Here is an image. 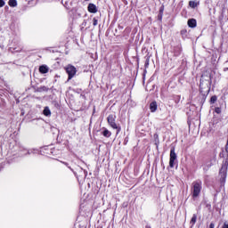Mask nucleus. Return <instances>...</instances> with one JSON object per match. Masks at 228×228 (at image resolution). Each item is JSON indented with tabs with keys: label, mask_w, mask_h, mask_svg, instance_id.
Returning a JSON list of instances; mask_svg holds the SVG:
<instances>
[{
	"label": "nucleus",
	"mask_w": 228,
	"mask_h": 228,
	"mask_svg": "<svg viewBox=\"0 0 228 228\" xmlns=\"http://www.w3.org/2000/svg\"><path fill=\"white\" fill-rule=\"evenodd\" d=\"M102 134L105 138H110V136H111V132H110V130H108L107 128H104V130L102 131Z\"/></svg>",
	"instance_id": "13"
},
{
	"label": "nucleus",
	"mask_w": 228,
	"mask_h": 228,
	"mask_svg": "<svg viewBox=\"0 0 228 228\" xmlns=\"http://www.w3.org/2000/svg\"><path fill=\"white\" fill-rule=\"evenodd\" d=\"M181 53H183V49H181V46H175L173 49L174 56H181Z\"/></svg>",
	"instance_id": "8"
},
{
	"label": "nucleus",
	"mask_w": 228,
	"mask_h": 228,
	"mask_svg": "<svg viewBox=\"0 0 228 228\" xmlns=\"http://www.w3.org/2000/svg\"><path fill=\"white\" fill-rule=\"evenodd\" d=\"M41 90H43L44 92H47V87L46 86H42Z\"/></svg>",
	"instance_id": "24"
},
{
	"label": "nucleus",
	"mask_w": 228,
	"mask_h": 228,
	"mask_svg": "<svg viewBox=\"0 0 228 228\" xmlns=\"http://www.w3.org/2000/svg\"><path fill=\"white\" fill-rule=\"evenodd\" d=\"M86 1H88V0H86Z\"/></svg>",
	"instance_id": "27"
},
{
	"label": "nucleus",
	"mask_w": 228,
	"mask_h": 228,
	"mask_svg": "<svg viewBox=\"0 0 228 228\" xmlns=\"http://www.w3.org/2000/svg\"><path fill=\"white\" fill-rule=\"evenodd\" d=\"M227 170H228V158L225 161L223 162V165L219 170L220 179L219 182L221 184H225V181L227 180Z\"/></svg>",
	"instance_id": "2"
},
{
	"label": "nucleus",
	"mask_w": 228,
	"mask_h": 228,
	"mask_svg": "<svg viewBox=\"0 0 228 228\" xmlns=\"http://www.w3.org/2000/svg\"><path fill=\"white\" fill-rule=\"evenodd\" d=\"M163 12H165V5H161L159 8L160 19H161V17H163Z\"/></svg>",
	"instance_id": "19"
},
{
	"label": "nucleus",
	"mask_w": 228,
	"mask_h": 228,
	"mask_svg": "<svg viewBox=\"0 0 228 228\" xmlns=\"http://www.w3.org/2000/svg\"><path fill=\"white\" fill-rule=\"evenodd\" d=\"M186 33V29L181 30V35H184Z\"/></svg>",
	"instance_id": "26"
},
{
	"label": "nucleus",
	"mask_w": 228,
	"mask_h": 228,
	"mask_svg": "<svg viewBox=\"0 0 228 228\" xmlns=\"http://www.w3.org/2000/svg\"><path fill=\"white\" fill-rule=\"evenodd\" d=\"M43 115H45V117H51V109H49V107H45Z\"/></svg>",
	"instance_id": "12"
},
{
	"label": "nucleus",
	"mask_w": 228,
	"mask_h": 228,
	"mask_svg": "<svg viewBox=\"0 0 228 228\" xmlns=\"http://www.w3.org/2000/svg\"><path fill=\"white\" fill-rule=\"evenodd\" d=\"M8 4L11 8H15L17 6V0H9Z\"/></svg>",
	"instance_id": "16"
},
{
	"label": "nucleus",
	"mask_w": 228,
	"mask_h": 228,
	"mask_svg": "<svg viewBox=\"0 0 228 228\" xmlns=\"http://www.w3.org/2000/svg\"><path fill=\"white\" fill-rule=\"evenodd\" d=\"M158 110V102H156V101L152 102L150 103V110L151 111V113L156 112Z\"/></svg>",
	"instance_id": "10"
},
{
	"label": "nucleus",
	"mask_w": 228,
	"mask_h": 228,
	"mask_svg": "<svg viewBox=\"0 0 228 228\" xmlns=\"http://www.w3.org/2000/svg\"><path fill=\"white\" fill-rule=\"evenodd\" d=\"M5 3L4 2V0H0V8H3V6H4Z\"/></svg>",
	"instance_id": "22"
},
{
	"label": "nucleus",
	"mask_w": 228,
	"mask_h": 228,
	"mask_svg": "<svg viewBox=\"0 0 228 228\" xmlns=\"http://www.w3.org/2000/svg\"><path fill=\"white\" fill-rule=\"evenodd\" d=\"M187 25L189 26V28H197V20L195 19H189L187 21Z\"/></svg>",
	"instance_id": "9"
},
{
	"label": "nucleus",
	"mask_w": 228,
	"mask_h": 228,
	"mask_svg": "<svg viewBox=\"0 0 228 228\" xmlns=\"http://www.w3.org/2000/svg\"><path fill=\"white\" fill-rule=\"evenodd\" d=\"M189 6L191 8H197V6H199V2H195V1H189Z\"/></svg>",
	"instance_id": "15"
},
{
	"label": "nucleus",
	"mask_w": 228,
	"mask_h": 228,
	"mask_svg": "<svg viewBox=\"0 0 228 228\" xmlns=\"http://www.w3.org/2000/svg\"><path fill=\"white\" fill-rule=\"evenodd\" d=\"M107 122L112 129H116L117 134L122 131V126L119 124H117V116L115 114H110L107 117Z\"/></svg>",
	"instance_id": "1"
},
{
	"label": "nucleus",
	"mask_w": 228,
	"mask_h": 228,
	"mask_svg": "<svg viewBox=\"0 0 228 228\" xmlns=\"http://www.w3.org/2000/svg\"><path fill=\"white\" fill-rule=\"evenodd\" d=\"M98 23H99V20H97V18H94L93 19V26H97Z\"/></svg>",
	"instance_id": "21"
},
{
	"label": "nucleus",
	"mask_w": 228,
	"mask_h": 228,
	"mask_svg": "<svg viewBox=\"0 0 228 228\" xmlns=\"http://www.w3.org/2000/svg\"><path fill=\"white\" fill-rule=\"evenodd\" d=\"M213 80V76L210 72L208 73H203L200 81V87L202 88L204 86V81H208L209 85H211V82Z\"/></svg>",
	"instance_id": "6"
},
{
	"label": "nucleus",
	"mask_w": 228,
	"mask_h": 228,
	"mask_svg": "<svg viewBox=\"0 0 228 228\" xmlns=\"http://www.w3.org/2000/svg\"><path fill=\"white\" fill-rule=\"evenodd\" d=\"M177 160V153H175V147H172L170 150L169 155V167L170 168H174L175 166V161Z\"/></svg>",
	"instance_id": "5"
},
{
	"label": "nucleus",
	"mask_w": 228,
	"mask_h": 228,
	"mask_svg": "<svg viewBox=\"0 0 228 228\" xmlns=\"http://www.w3.org/2000/svg\"><path fill=\"white\" fill-rule=\"evenodd\" d=\"M216 101H218V97L216 95L211 96L210 104H215V102H216Z\"/></svg>",
	"instance_id": "17"
},
{
	"label": "nucleus",
	"mask_w": 228,
	"mask_h": 228,
	"mask_svg": "<svg viewBox=\"0 0 228 228\" xmlns=\"http://www.w3.org/2000/svg\"><path fill=\"white\" fill-rule=\"evenodd\" d=\"M39 72L40 74H47V72H49V68L45 65H42L39 67Z\"/></svg>",
	"instance_id": "11"
},
{
	"label": "nucleus",
	"mask_w": 228,
	"mask_h": 228,
	"mask_svg": "<svg viewBox=\"0 0 228 228\" xmlns=\"http://www.w3.org/2000/svg\"><path fill=\"white\" fill-rule=\"evenodd\" d=\"M89 13H97V5L95 4H89L87 6Z\"/></svg>",
	"instance_id": "7"
},
{
	"label": "nucleus",
	"mask_w": 228,
	"mask_h": 228,
	"mask_svg": "<svg viewBox=\"0 0 228 228\" xmlns=\"http://www.w3.org/2000/svg\"><path fill=\"white\" fill-rule=\"evenodd\" d=\"M222 228H228V223L227 222L224 223Z\"/></svg>",
	"instance_id": "23"
},
{
	"label": "nucleus",
	"mask_w": 228,
	"mask_h": 228,
	"mask_svg": "<svg viewBox=\"0 0 228 228\" xmlns=\"http://www.w3.org/2000/svg\"><path fill=\"white\" fill-rule=\"evenodd\" d=\"M66 74H68V81H70L74 76H76L77 69L71 64L67 65L64 68Z\"/></svg>",
	"instance_id": "4"
},
{
	"label": "nucleus",
	"mask_w": 228,
	"mask_h": 228,
	"mask_svg": "<svg viewBox=\"0 0 228 228\" xmlns=\"http://www.w3.org/2000/svg\"><path fill=\"white\" fill-rule=\"evenodd\" d=\"M209 228H215V223H211V224H209Z\"/></svg>",
	"instance_id": "25"
},
{
	"label": "nucleus",
	"mask_w": 228,
	"mask_h": 228,
	"mask_svg": "<svg viewBox=\"0 0 228 228\" xmlns=\"http://www.w3.org/2000/svg\"><path fill=\"white\" fill-rule=\"evenodd\" d=\"M150 62H151V57L148 56V57L146 58L145 62H144V67H145V69H149V63H150Z\"/></svg>",
	"instance_id": "18"
},
{
	"label": "nucleus",
	"mask_w": 228,
	"mask_h": 228,
	"mask_svg": "<svg viewBox=\"0 0 228 228\" xmlns=\"http://www.w3.org/2000/svg\"><path fill=\"white\" fill-rule=\"evenodd\" d=\"M195 224H197V214H193L192 217L190 221V224L191 225V227H193V225H195Z\"/></svg>",
	"instance_id": "14"
},
{
	"label": "nucleus",
	"mask_w": 228,
	"mask_h": 228,
	"mask_svg": "<svg viewBox=\"0 0 228 228\" xmlns=\"http://www.w3.org/2000/svg\"><path fill=\"white\" fill-rule=\"evenodd\" d=\"M215 111L217 113V115H220V113H222V109L220 107H216Z\"/></svg>",
	"instance_id": "20"
},
{
	"label": "nucleus",
	"mask_w": 228,
	"mask_h": 228,
	"mask_svg": "<svg viewBox=\"0 0 228 228\" xmlns=\"http://www.w3.org/2000/svg\"><path fill=\"white\" fill-rule=\"evenodd\" d=\"M202 191V182L195 181L192 183V197L193 199H197L199 195H200V191Z\"/></svg>",
	"instance_id": "3"
}]
</instances>
